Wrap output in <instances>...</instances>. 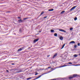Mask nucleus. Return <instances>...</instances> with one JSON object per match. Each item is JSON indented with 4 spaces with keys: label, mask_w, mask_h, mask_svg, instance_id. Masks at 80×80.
I'll return each instance as SVG.
<instances>
[{
    "label": "nucleus",
    "mask_w": 80,
    "mask_h": 80,
    "mask_svg": "<svg viewBox=\"0 0 80 80\" xmlns=\"http://www.w3.org/2000/svg\"><path fill=\"white\" fill-rule=\"evenodd\" d=\"M53 68H52L51 69V70H53Z\"/></svg>",
    "instance_id": "a19ab883"
},
{
    "label": "nucleus",
    "mask_w": 80,
    "mask_h": 80,
    "mask_svg": "<svg viewBox=\"0 0 80 80\" xmlns=\"http://www.w3.org/2000/svg\"><path fill=\"white\" fill-rule=\"evenodd\" d=\"M51 68V67H48V68Z\"/></svg>",
    "instance_id": "c756f323"
},
{
    "label": "nucleus",
    "mask_w": 80,
    "mask_h": 80,
    "mask_svg": "<svg viewBox=\"0 0 80 80\" xmlns=\"http://www.w3.org/2000/svg\"><path fill=\"white\" fill-rule=\"evenodd\" d=\"M22 48H21L18 49V50L17 52H20V51H22Z\"/></svg>",
    "instance_id": "6e6552de"
},
{
    "label": "nucleus",
    "mask_w": 80,
    "mask_h": 80,
    "mask_svg": "<svg viewBox=\"0 0 80 80\" xmlns=\"http://www.w3.org/2000/svg\"><path fill=\"white\" fill-rule=\"evenodd\" d=\"M43 13H44V12H41V13L40 15H43Z\"/></svg>",
    "instance_id": "4be33fe9"
},
{
    "label": "nucleus",
    "mask_w": 80,
    "mask_h": 80,
    "mask_svg": "<svg viewBox=\"0 0 80 80\" xmlns=\"http://www.w3.org/2000/svg\"><path fill=\"white\" fill-rule=\"evenodd\" d=\"M52 71H49L48 73H50V72H52Z\"/></svg>",
    "instance_id": "c9c22d12"
},
{
    "label": "nucleus",
    "mask_w": 80,
    "mask_h": 80,
    "mask_svg": "<svg viewBox=\"0 0 80 80\" xmlns=\"http://www.w3.org/2000/svg\"><path fill=\"white\" fill-rule=\"evenodd\" d=\"M78 46H79L80 45V43H78Z\"/></svg>",
    "instance_id": "c85d7f7f"
},
{
    "label": "nucleus",
    "mask_w": 80,
    "mask_h": 80,
    "mask_svg": "<svg viewBox=\"0 0 80 80\" xmlns=\"http://www.w3.org/2000/svg\"><path fill=\"white\" fill-rule=\"evenodd\" d=\"M53 9H50L48 10V11H49V12H52V11H53Z\"/></svg>",
    "instance_id": "f8f14e48"
},
{
    "label": "nucleus",
    "mask_w": 80,
    "mask_h": 80,
    "mask_svg": "<svg viewBox=\"0 0 80 80\" xmlns=\"http://www.w3.org/2000/svg\"><path fill=\"white\" fill-rule=\"evenodd\" d=\"M54 36H55V37H57V34L56 33H54Z\"/></svg>",
    "instance_id": "f3484780"
},
{
    "label": "nucleus",
    "mask_w": 80,
    "mask_h": 80,
    "mask_svg": "<svg viewBox=\"0 0 80 80\" xmlns=\"http://www.w3.org/2000/svg\"><path fill=\"white\" fill-rule=\"evenodd\" d=\"M71 43H75V42L74 41H72L69 43V44H71Z\"/></svg>",
    "instance_id": "0eeeda50"
},
{
    "label": "nucleus",
    "mask_w": 80,
    "mask_h": 80,
    "mask_svg": "<svg viewBox=\"0 0 80 80\" xmlns=\"http://www.w3.org/2000/svg\"><path fill=\"white\" fill-rule=\"evenodd\" d=\"M31 78H28L27 80H30V79H31Z\"/></svg>",
    "instance_id": "b1692460"
},
{
    "label": "nucleus",
    "mask_w": 80,
    "mask_h": 80,
    "mask_svg": "<svg viewBox=\"0 0 80 80\" xmlns=\"http://www.w3.org/2000/svg\"><path fill=\"white\" fill-rule=\"evenodd\" d=\"M74 20L75 21H76V20H77V17H75L74 19Z\"/></svg>",
    "instance_id": "6ab92c4d"
},
{
    "label": "nucleus",
    "mask_w": 80,
    "mask_h": 80,
    "mask_svg": "<svg viewBox=\"0 0 80 80\" xmlns=\"http://www.w3.org/2000/svg\"><path fill=\"white\" fill-rule=\"evenodd\" d=\"M67 64H68V63H66L64 65L62 66H60L59 67V68H62V67H67V66H68L67 65H66Z\"/></svg>",
    "instance_id": "f257e3e1"
},
{
    "label": "nucleus",
    "mask_w": 80,
    "mask_h": 80,
    "mask_svg": "<svg viewBox=\"0 0 80 80\" xmlns=\"http://www.w3.org/2000/svg\"><path fill=\"white\" fill-rule=\"evenodd\" d=\"M59 31H60V32H65V33H66V31L63 29H59Z\"/></svg>",
    "instance_id": "7ed1b4c3"
},
{
    "label": "nucleus",
    "mask_w": 80,
    "mask_h": 80,
    "mask_svg": "<svg viewBox=\"0 0 80 80\" xmlns=\"http://www.w3.org/2000/svg\"><path fill=\"white\" fill-rule=\"evenodd\" d=\"M20 72H22V71H18L16 72V73H20Z\"/></svg>",
    "instance_id": "aec40b11"
},
{
    "label": "nucleus",
    "mask_w": 80,
    "mask_h": 80,
    "mask_svg": "<svg viewBox=\"0 0 80 80\" xmlns=\"http://www.w3.org/2000/svg\"><path fill=\"white\" fill-rule=\"evenodd\" d=\"M75 66H78V64L76 65Z\"/></svg>",
    "instance_id": "72a5a7b5"
},
{
    "label": "nucleus",
    "mask_w": 80,
    "mask_h": 80,
    "mask_svg": "<svg viewBox=\"0 0 80 80\" xmlns=\"http://www.w3.org/2000/svg\"><path fill=\"white\" fill-rule=\"evenodd\" d=\"M38 39H35L33 41V42L34 43H35L36 42H38Z\"/></svg>",
    "instance_id": "20e7f679"
},
{
    "label": "nucleus",
    "mask_w": 80,
    "mask_h": 80,
    "mask_svg": "<svg viewBox=\"0 0 80 80\" xmlns=\"http://www.w3.org/2000/svg\"><path fill=\"white\" fill-rule=\"evenodd\" d=\"M73 57H78V55L77 54H74L73 55Z\"/></svg>",
    "instance_id": "4468645a"
},
{
    "label": "nucleus",
    "mask_w": 80,
    "mask_h": 80,
    "mask_svg": "<svg viewBox=\"0 0 80 80\" xmlns=\"http://www.w3.org/2000/svg\"><path fill=\"white\" fill-rule=\"evenodd\" d=\"M64 12H65V11H62L61 13H60V14H63V13H64Z\"/></svg>",
    "instance_id": "9d476101"
},
{
    "label": "nucleus",
    "mask_w": 80,
    "mask_h": 80,
    "mask_svg": "<svg viewBox=\"0 0 80 80\" xmlns=\"http://www.w3.org/2000/svg\"><path fill=\"white\" fill-rule=\"evenodd\" d=\"M79 12H80V11H79V10L78 11L77 13H79Z\"/></svg>",
    "instance_id": "f704fd0d"
},
{
    "label": "nucleus",
    "mask_w": 80,
    "mask_h": 80,
    "mask_svg": "<svg viewBox=\"0 0 80 80\" xmlns=\"http://www.w3.org/2000/svg\"><path fill=\"white\" fill-rule=\"evenodd\" d=\"M19 32H22V29H19Z\"/></svg>",
    "instance_id": "393cba45"
},
{
    "label": "nucleus",
    "mask_w": 80,
    "mask_h": 80,
    "mask_svg": "<svg viewBox=\"0 0 80 80\" xmlns=\"http://www.w3.org/2000/svg\"><path fill=\"white\" fill-rule=\"evenodd\" d=\"M18 21L19 22H21V23H22L23 22V21H22V20L21 19H20L19 20H18Z\"/></svg>",
    "instance_id": "9b49d317"
},
{
    "label": "nucleus",
    "mask_w": 80,
    "mask_h": 80,
    "mask_svg": "<svg viewBox=\"0 0 80 80\" xmlns=\"http://www.w3.org/2000/svg\"><path fill=\"white\" fill-rule=\"evenodd\" d=\"M78 66H80V64H78Z\"/></svg>",
    "instance_id": "ea45409f"
},
{
    "label": "nucleus",
    "mask_w": 80,
    "mask_h": 80,
    "mask_svg": "<svg viewBox=\"0 0 80 80\" xmlns=\"http://www.w3.org/2000/svg\"><path fill=\"white\" fill-rule=\"evenodd\" d=\"M73 28H70V30L71 31H72V30H73Z\"/></svg>",
    "instance_id": "412c9836"
},
{
    "label": "nucleus",
    "mask_w": 80,
    "mask_h": 80,
    "mask_svg": "<svg viewBox=\"0 0 80 80\" xmlns=\"http://www.w3.org/2000/svg\"><path fill=\"white\" fill-rule=\"evenodd\" d=\"M7 71L8 72V70H7Z\"/></svg>",
    "instance_id": "79ce46f5"
},
{
    "label": "nucleus",
    "mask_w": 80,
    "mask_h": 80,
    "mask_svg": "<svg viewBox=\"0 0 80 80\" xmlns=\"http://www.w3.org/2000/svg\"><path fill=\"white\" fill-rule=\"evenodd\" d=\"M38 73L36 72V74H35V75H38Z\"/></svg>",
    "instance_id": "cd10ccee"
},
{
    "label": "nucleus",
    "mask_w": 80,
    "mask_h": 80,
    "mask_svg": "<svg viewBox=\"0 0 80 80\" xmlns=\"http://www.w3.org/2000/svg\"><path fill=\"white\" fill-rule=\"evenodd\" d=\"M12 65H14V63H13L12 64Z\"/></svg>",
    "instance_id": "58836bf2"
},
{
    "label": "nucleus",
    "mask_w": 80,
    "mask_h": 80,
    "mask_svg": "<svg viewBox=\"0 0 80 80\" xmlns=\"http://www.w3.org/2000/svg\"><path fill=\"white\" fill-rule=\"evenodd\" d=\"M50 55H48V56H47V57H50Z\"/></svg>",
    "instance_id": "473e14b6"
},
{
    "label": "nucleus",
    "mask_w": 80,
    "mask_h": 80,
    "mask_svg": "<svg viewBox=\"0 0 80 80\" xmlns=\"http://www.w3.org/2000/svg\"><path fill=\"white\" fill-rule=\"evenodd\" d=\"M77 6H74L70 10V11L71 12V11H73V10H74L76 8V7H77Z\"/></svg>",
    "instance_id": "f03ea898"
},
{
    "label": "nucleus",
    "mask_w": 80,
    "mask_h": 80,
    "mask_svg": "<svg viewBox=\"0 0 80 80\" xmlns=\"http://www.w3.org/2000/svg\"><path fill=\"white\" fill-rule=\"evenodd\" d=\"M77 74H73V78L74 77H77Z\"/></svg>",
    "instance_id": "1a4fd4ad"
},
{
    "label": "nucleus",
    "mask_w": 80,
    "mask_h": 80,
    "mask_svg": "<svg viewBox=\"0 0 80 80\" xmlns=\"http://www.w3.org/2000/svg\"><path fill=\"white\" fill-rule=\"evenodd\" d=\"M51 32H52V33H53V32H54V30H51Z\"/></svg>",
    "instance_id": "a211bd4d"
},
{
    "label": "nucleus",
    "mask_w": 80,
    "mask_h": 80,
    "mask_svg": "<svg viewBox=\"0 0 80 80\" xmlns=\"http://www.w3.org/2000/svg\"><path fill=\"white\" fill-rule=\"evenodd\" d=\"M79 55H80V54H79Z\"/></svg>",
    "instance_id": "37998d69"
},
{
    "label": "nucleus",
    "mask_w": 80,
    "mask_h": 80,
    "mask_svg": "<svg viewBox=\"0 0 80 80\" xmlns=\"http://www.w3.org/2000/svg\"><path fill=\"white\" fill-rule=\"evenodd\" d=\"M28 19V18H25L23 19L24 20H25Z\"/></svg>",
    "instance_id": "5701e85b"
},
{
    "label": "nucleus",
    "mask_w": 80,
    "mask_h": 80,
    "mask_svg": "<svg viewBox=\"0 0 80 80\" xmlns=\"http://www.w3.org/2000/svg\"><path fill=\"white\" fill-rule=\"evenodd\" d=\"M47 18V16H46L44 17V18Z\"/></svg>",
    "instance_id": "bb28decb"
},
{
    "label": "nucleus",
    "mask_w": 80,
    "mask_h": 80,
    "mask_svg": "<svg viewBox=\"0 0 80 80\" xmlns=\"http://www.w3.org/2000/svg\"><path fill=\"white\" fill-rule=\"evenodd\" d=\"M74 47H75V48H76V47H77V45H75V46H74Z\"/></svg>",
    "instance_id": "7c9ffc66"
},
{
    "label": "nucleus",
    "mask_w": 80,
    "mask_h": 80,
    "mask_svg": "<svg viewBox=\"0 0 80 80\" xmlns=\"http://www.w3.org/2000/svg\"><path fill=\"white\" fill-rule=\"evenodd\" d=\"M18 18H21L20 17H18Z\"/></svg>",
    "instance_id": "2f4dec72"
},
{
    "label": "nucleus",
    "mask_w": 80,
    "mask_h": 80,
    "mask_svg": "<svg viewBox=\"0 0 80 80\" xmlns=\"http://www.w3.org/2000/svg\"><path fill=\"white\" fill-rule=\"evenodd\" d=\"M51 80H56L55 79H52Z\"/></svg>",
    "instance_id": "4c0bfd02"
},
{
    "label": "nucleus",
    "mask_w": 80,
    "mask_h": 80,
    "mask_svg": "<svg viewBox=\"0 0 80 80\" xmlns=\"http://www.w3.org/2000/svg\"><path fill=\"white\" fill-rule=\"evenodd\" d=\"M48 70V68H46L45 70Z\"/></svg>",
    "instance_id": "e433bc0d"
},
{
    "label": "nucleus",
    "mask_w": 80,
    "mask_h": 80,
    "mask_svg": "<svg viewBox=\"0 0 80 80\" xmlns=\"http://www.w3.org/2000/svg\"><path fill=\"white\" fill-rule=\"evenodd\" d=\"M48 73L47 72V73H43V74H42V75H40V77H41V76H42V75H45V74H47V73Z\"/></svg>",
    "instance_id": "2eb2a0df"
},
{
    "label": "nucleus",
    "mask_w": 80,
    "mask_h": 80,
    "mask_svg": "<svg viewBox=\"0 0 80 80\" xmlns=\"http://www.w3.org/2000/svg\"><path fill=\"white\" fill-rule=\"evenodd\" d=\"M68 64H70V65H72V63L71 62H68Z\"/></svg>",
    "instance_id": "a878e982"
},
{
    "label": "nucleus",
    "mask_w": 80,
    "mask_h": 80,
    "mask_svg": "<svg viewBox=\"0 0 80 80\" xmlns=\"http://www.w3.org/2000/svg\"><path fill=\"white\" fill-rule=\"evenodd\" d=\"M59 39L61 40H63V38L62 36H61L59 37Z\"/></svg>",
    "instance_id": "423d86ee"
},
{
    "label": "nucleus",
    "mask_w": 80,
    "mask_h": 80,
    "mask_svg": "<svg viewBox=\"0 0 80 80\" xmlns=\"http://www.w3.org/2000/svg\"><path fill=\"white\" fill-rule=\"evenodd\" d=\"M73 78V77H69V79H72V78Z\"/></svg>",
    "instance_id": "dca6fc26"
},
{
    "label": "nucleus",
    "mask_w": 80,
    "mask_h": 80,
    "mask_svg": "<svg viewBox=\"0 0 80 80\" xmlns=\"http://www.w3.org/2000/svg\"><path fill=\"white\" fill-rule=\"evenodd\" d=\"M57 53H56L55 54L53 57V58H55L56 57H57Z\"/></svg>",
    "instance_id": "39448f33"
},
{
    "label": "nucleus",
    "mask_w": 80,
    "mask_h": 80,
    "mask_svg": "<svg viewBox=\"0 0 80 80\" xmlns=\"http://www.w3.org/2000/svg\"><path fill=\"white\" fill-rule=\"evenodd\" d=\"M65 44H64L63 45V46H62V48H61V49H62V48H64V47H65Z\"/></svg>",
    "instance_id": "ddd939ff"
}]
</instances>
